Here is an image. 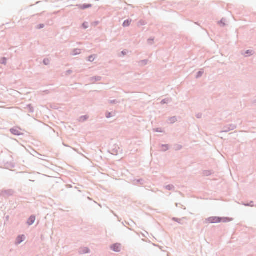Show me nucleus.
<instances>
[{"instance_id": "obj_24", "label": "nucleus", "mask_w": 256, "mask_h": 256, "mask_svg": "<svg viewBox=\"0 0 256 256\" xmlns=\"http://www.w3.org/2000/svg\"><path fill=\"white\" fill-rule=\"evenodd\" d=\"M225 20L224 18H222L218 22V24L222 27H224L226 25L225 24Z\"/></svg>"}, {"instance_id": "obj_17", "label": "nucleus", "mask_w": 256, "mask_h": 256, "mask_svg": "<svg viewBox=\"0 0 256 256\" xmlns=\"http://www.w3.org/2000/svg\"><path fill=\"white\" fill-rule=\"evenodd\" d=\"M131 22H132L131 20H125L123 24H122V26L124 27H128V26L130 25Z\"/></svg>"}, {"instance_id": "obj_14", "label": "nucleus", "mask_w": 256, "mask_h": 256, "mask_svg": "<svg viewBox=\"0 0 256 256\" xmlns=\"http://www.w3.org/2000/svg\"><path fill=\"white\" fill-rule=\"evenodd\" d=\"M26 108H28V112L32 114L34 112V108L31 104L26 105Z\"/></svg>"}, {"instance_id": "obj_31", "label": "nucleus", "mask_w": 256, "mask_h": 256, "mask_svg": "<svg viewBox=\"0 0 256 256\" xmlns=\"http://www.w3.org/2000/svg\"><path fill=\"white\" fill-rule=\"evenodd\" d=\"M43 64L46 66H48L50 64V60L48 58H44L43 60Z\"/></svg>"}, {"instance_id": "obj_1", "label": "nucleus", "mask_w": 256, "mask_h": 256, "mask_svg": "<svg viewBox=\"0 0 256 256\" xmlns=\"http://www.w3.org/2000/svg\"><path fill=\"white\" fill-rule=\"evenodd\" d=\"M221 217L220 216H211L206 218L204 223L218 224L221 222Z\"/></svg>"}, {"instance_id": "obj_2", "label": "nucleus", "mask_w": 256, "mask_h": 256, "mask_svg": "<svg viewBox=\"0 0 256 256\" xmlns=\"http://www.w3.org/2000/svg\"><path fill=\"white\" fill-rule=\"evenodd\" d=\"M237 127L236 124H230L223 127L221 132H228L230 131L235 130Z\"/></svg>"}, {"instance_id": "obj_7", "label": "nucleus", "mask_w": 256, "mask_h": 256, "mask_svg": "<svg viewBox=\"0 0 256 256\" xmlns=\"http://www.w3.org/2000/svg\"><path fill=\"white\" fill-rule=\"evenodd\" d=\"M76 6L81 10H86L92 7V4H78Z\"/></svg>"}, {"instance_id": "obj_37", "label": "nucleus", "mask_w": 256, "mask_h": 256, "mask_svg": "<svg viewBox=\"0 0 256 256\" xmlns=\"http://www.w3.org/2000/svg\"><path fill=\"white\" fill-rule=\"evenodd\" d=\"M148 61V60H141L140 62L144 65H146L147 64Z\"/></svg>"}, {"instance_id": "obj_6", "label": "nucleus", "mask_w": 256, "mask_h": 256, "mask_svg": "<svg viewBox=\"0 0 256 256\" xmlns=\"http://www.w3.org/2000/svg\"><path fill=\"white\" fill-rule=\"evenodd\" d=\"M10 132L14 134V135H15V136H22V135H24V134L20 132L18 129L17 128H11L10 129Z\"/></svg>"}, {"instance_id": "obj_19", "label": "nucleus", "mask_w": 256, "mask_h": 256, "mask_svg": "<svg viewBox=\"0 0 256 256\" xmlns=\"http://www.w3.org/2000/svg\"><path fill=\"white\" fill-rule=\"evenodd\" d=\"M7 60L8 58H6L2 57L0 60V64L4 65H6L7 64Z\"/></svg>"}, {"instance_id": "obj_20", "label": "nucleus", "mask_w": 256, "mask_h": 256, "mask_svg": "<svg viewBox=\"0 0 256 256\" xmlns=\"http://www.w3.org/2000/svg\"><path fill=\"white\" fill-rule=\"evenodd\" d=\"M88 118V116L86 115L85 116H82L80 118V122H84Z\"/></svg>"}, {"instance_id": "obj_41", "label": "nucleus", "mask_w": 256, "mask_h": 256, "mask_svg": "<svg viewBox=\"0 0 256 256\" xmlns=\"http://www.w3.org/2000/svg\"><path fill=\"white\" fill-rule=\"evenodd\" d=\"M72 72V71L71 70H68L66 72L68 73V74H70Z\"/></svg>"}, {"instance_id": "obj_16", "label": "nucleus", "mask_w": 256, "mask_h": 256, "mask_svg": "<svg viewBox=\"0 0 256 256\" xmlns=\"http://www.w3.org/2000/svg\"><path fill=\"white\" fill-rule=\"evenodd\" d=\"M221 222H228L232 220V218L228 217H221Z\"/></svg>"}, {"instance_id": "obj_45", "label": "nucleus", "mask_w": 256, "mask_h": 256, "mask_svg": "<svg viewBox=\"0 0 256 256\" xmlns=\"http://www.w3.org/2000/svg\"><path fill=\"white\" fill-rule=\"evenodd\" d=\"M178 148H182V146H178Z\"/></svg>"}, {"instance_id": "obj_32", "label": "nucleus", "mask_w": 256, "mask_h": 256, "mask_svg": "<svg viewBox=\"0 0 256 256\" xmlns=\"http://www.w3.org/2000/svg\"><path fill=\"white\" fill-rule=\"evenodd\" d=\"M44 24H38L36 26V28L38 30H40V29H42V28H44Z\"/></svg>"}, {"instance_id": "obj_21", "label": "nucleus", "mask_w": 256, "mask_h": 256, "mask_svg": "<svg viewBox=\"0 0 256 256\" xmlns=\"http://www.w3.org/2000/svg\"><path fill=\"white\" fill-rule=\"evenodd\" d=\"M254 53V52L252 50H247L245 52L244 55L246 57L252 55Z\"/></svg>"}, {"instance_id": "obj_26", "label": "nucleus", "mask_w": 256, "mask_h": 256, "mask_svg": "<svg viewBox=\"0 0 256 256\" xmlns=\"http://www.w3.org/2000/svg\"><path fill=\"white\" fill-rule=\"evenodd\" d=\"M154 38H150L148 40V44L150 45H152L154 43Z\"/></svg>"}, {"instance_id": "obj_44", "label": "nucleus", "mask_w": 256, "mask_h": 256, "mask_svg": "<svg viewBox=\"0 0 256 256\" xmlns=\"http://www.w3.org/2000/svg\"><path fill=\"white\" fill-rule=\"evenodd\" d=\"M178 148H182V146H178Z\"/></svg>"}, {"instance_id": "obj_39", "label": "nucleus", "mask_w": 256, "mask_h": 256, "mask_svg": "<svg viewBox=\"0 0 256 256\" xmlns=\"http://www.w3.org/2000/svg\"><path fill=\"white\" fill-rule=\"evenodd\" d=\"M112 116L110 112H107L106 114V117L107 118H110Z\"/></svg>"}, {"instance_id": "obj_34", "label": "nucleus", "mask_w": 256, "mask_h": 256, "mask_svg": "<svg viewBox=\"0 0 256 256\" xmlns=\"http://www.w3.org/2000/svg\"><path fill=\"white\" fill-rule=\"evenodd\" d=\"M196 116L197 118H198V119L201 118L202 116V114L201 112L198 113V114H196Z\"/></svg>"}, {"instance_id": "obj_11", "label": "nucleus", "mask_w": 256, "mask_h": 256, "mask_svg": "<svg viewBox=\"0 0 256 256\" xmlns=\"http://www.w3.org/2000/svg\"><path fill=\"white\" fill-rule=\"evenodd\" d=\"M81 53V50L78 48L74 49L72 52V56H77Z\"/></svg>"}, {"instance_id": "obj_27", "label": "nucleus", "mask_w": 256, "mask_h": 256, "mask_svg": "<svg viewBox=\"0 0 256 256\" xmlns=\"http://www.w3.org/2000/svg\"><path fill=\"white\" fill-rule=\"evenodd\" d=\"M94 55H90L88 58V60L92 62L94 60Z\"/></svg>"}, {"instance_id": "obj_30", "label": "nucleus", "mask_w": 256, "mask_h": 256, "mask_svg": "<svg viewBox=\"0 0 256 256\" xmlns=\"http://www.w3.org/2000/svg\"><path fill=\"white\" fill-rule=\"evenodd\" d=\"M136 182L138 184L142 185L144 184V180L142 178L138 179L136 180Z\"/></svg>"}, {"instance_id": "obj_3", "label": "nucleus", "mask_w": 256, "mask_h": 256, "mask_svg": "<svg viewBox=\"0 0 256 256\" xmlns=\"http://www.w3.org/2000/svg\"><path fill=\"white\" fill-rule=\"evenodd\" d=\"M110 249L114 252H120L121 250V244L118 243L113 244L110 246Z\"/></svg>"}, {"instance_id": "obj_13", "label": "nucleus", "mask_w": 256, "mask_h": 256, "mask_svg": "<svg viewBox=\"0 0 256 256\" xmlns=\"http://www.w3.org/2000/svg\"><path fill=\"white\" fill-rule=\"evenodd\" d=\"M2 192L8 196H12L14 194V191L12 190H5L2 191Z\"/></svg>"}, {"instance_id": "obj_8", "label": "nucleus", "mask_w": 256, "mask_h": 256, "mask_svg": "<svg viewBox=\"0 0 256 256\" xmlns=\"http://www.w3.org/2000/svg\"><path fill=\"white\" fill-rule=\"evenodd\" d=\"M36 216L34 215H32L28 220L27 224L28 226H32L35 222Z\"/></svg>"}, {"instance_id": "obj_12", "label": "nucleus", "mask_w": 256, "mask_h": 256, "mask_svg": "<svg viewBox=\"0 0 256 256\" xmlns=\"http://www.w3.org/2000/svg\"><path fill=\"white\" fill-rule=\"evenodd\" d=\"M160 146L162 148V149L160 150L162 152H165L169 149V146L168 144H162Z\"/></svg>"}, {"instance_id": "obj_43", "label": "nucleus", "mask_w": 256, "mask_h": 256, "mask_svg": "<svg viewBox=\"0 0 256 256\" xmlns=\"http://www.w3.org/2000/svg\"><path fill=\"white\" fill-rule=\"evenodd\" d=\"M178 204L180 205V204H178V203H176V207H178Z\"/></svg>"}, {"instance_id": "obj_22", "label": "nucleus", "mask_w": 256, "mask_h": 256, "mask_svg": "<svg viewBox=\"0 0 256 256\" xmlns=\"http://www.w3.org/2000/svg\"><path fill=\"white\" fill-rule=\"evenodd\" d=\"M166 189L168 190H172L174 189V186L172 184H168L165 186Z\"/></svg>"}, {"instance_id": "obj_23", "label": "nucleus", "mask_w": 256, "mask_h": 256, "mask_svg": "<svg viewBox=\"0 0 256 256\" xmlns=\"http://www.w3.org/2000/svg\"><path fill=\"white\" fill-rule=\"evenodd\" d=\"M170 122L171 124H174L177 121L176 116H172L169 118Z\"/></svg>"}, {"instance_id": "obj_15", "label": "nucleus", "mask_w": 256, "mask_h": 256, "mask_svg": "<svg viewBox=\"0 0 256 256\" xmlns=\"http://www.w3.org/2000/svg\"><path fill=\"white\" fill-rule=\"evenodd\" d=\"M204 73V70L203 69L200 70L196 74V78L198 79L200 78Z\"/></svg>"}, {"instance_id": "obj_9", "label": "nucleus", "mask_w": 256, "mask_h": 256, "mask_svg": "<svg viewBox=\"0 0 256 256\" xmlns=\"http://www.w3.org/2000/svg\"><path fill=\"white\" fill-rule=\"evenodd\" d=\"M102 80V77L100 76H94L93 77H92L90 78V80L92 82H96L100 81Z\"/></svg>"}, {"instance_id": "obj_40", "label": "nucleus", "mask_w": 256, "mask_h": 256, "mask_svg": "<svg viewBox=\"0 0 256 256\" xmlns=\"http://www.w3.org/2000/svg\"><path fill=\"white\" fill-rule=\"evenodd\" d=\"M252 104H256V100H254L252 101Z\"/></svg>"}, {"instance_id": "obj_33", "label": "nucleus", "mask_w": 256, "mask_h": 256, "mask_svg": "<svg viewBox=\"0 0 256 256\" xmlns=\"http://www.w3.org/2000/svg\"><path fill=\"white\" fill-rule=\"evenodd\" d=\"M109 103H110V104H114L118 103V102L116 100H110Z\"/></svg>"}, {"instance_id": "obj_36", "label": "nucleus", "mask_w": 256, "mask_h": 256, "mask_svg": "<svg viewBox=\"0 0 256 256\" xmlns=\"http://www.w3.org/2000/svg\"><path fill=\"white\" fill-rule=\"evenodd\" d=\"M112 154H114V155H117L118 154V151L117 150L115 149V148H114L112 150Z\"/></svg>"}, {"instance_id": "obj_35", "label": "nucleus", "mask_w": 256, "mask_h": 256, "mask_svg": "<svg viewBox=\"0 0 256 256\" xmlns=\"http://www.w3.org/2000/svg\"><path fill=\"white\" fill-rule=\"evenodd\" d=\"M127 52H128V51L126 50H124L122 51L121 55L120 56H124L126 55L127 54Z\"/></svg>"}, {"instance_id": "obj_29", "label": "nucleus", "mask_w": 256, "mask_h": 256, "mask_svg": "<svg viewBox=\"0 0 256 256\" xmlns=\"http://www.w3.org/2000/svg\"><path fill=\"white\" fill-rule=\"evenodd\" d=\"M82 28H84V29H86L88 28V23L86 22H84L82 23Z\"/></svg>"}, {"instance_id": "obj_10", "label": "nucleus", "mask_w": 256, "mask_h": 256, "mask_svg": "<svg viewBox=\"0 0 256 256\" xmlns=\"http://www.w3.org/2000/svg\"><path fill=\"white\" fill-rule=\"evenodd\" d=\"M186 219V218H172V220L174 222H177L180 224H184V222H182L183 220Z\"/></svg>"}, {"instance_id": "obj_28", "label": "nucleus", "mask_w": 256, "mask_h": 256, "mask_svg": "<svg viewBox=\"0 0 256 256\" xmlns=\"http://www.w3.org/2000/svg\"><path fill=\"white\" fill-rule=\"evenodd\" d=\"M254 204V202L252 201H251L249 203H244L243 204V205L245 206H251V207H252L254 206V205L253 204Z\"/></svg>"}, {"instance_id": "obj_25", "label": "nucleus", "mask_w": 256, "mask_h": 256, "mask_svg": "<svg viewBox=\"0 0 256 256\" xmlns=\"http://www.w3.org/2000/svg\"><path fill=\"white\" fill-rule=\"evenodd\" d=\"M170 102V100L168 98H164V100H162L161 102H160V104H168L169 102Z\"/></svg>"}, {"instance_id": "obj_42", "label": "nucleus", "mask_w": 256, "mask_h": 256, "mask_svg": "<svg viewBox=\"0 0 256 256\" xmlns=\"http://www.w3.org/2000/svg\"><path fill=\"white\" fill-rule=\"evenodd\" d=\"M98 23H99V22H94V24H95V26L98 25Z\"/></svg>"}, {"instance_id": "obj_38", "label": "nucleus", "mask_w": 256, "mask_h": 256, "mask_svg": "<svg viewBox=\"0 0 256 256\" xmlns=\"http://www.w3.org/2000/svg\"><path fill=\"white\" fill-rule=\"evenodd\" d=\"M154 130L157 132H163V131L161 128H156L154 129Z\"/></svg>"}, {"instance_id": "obj_4", "label": "nucleus", "mask_w": 256, "mask_h": 256, "mask_svg": "<svg viewBox=\"0 0 256 256\" xmlns=\"http://www.w3.org/2000/svg\"><path fill=\"white\" fill-rule=\"evenodd\" d=\"M90 250L88 247L80 248L78 250V253L80 254H84L90 253Z\"/></svg>"}, {"instance_id": "obj_5", "label": "nucleus", "mask_w": 256, "mask_h": 256, "mask_svg": "<svg viewBox=\"0 0 256 256\" xmlns=\"http://www.w3.org/2000/svg\"><path fill=\"white\" fill-rule=\"evenodd\" d=\"M25 236L23 234L17 236L16 241V244L18 245L23 242L25 240Z\"/></svg>"}, {"instance_id": "obj_18", "label": "nucleus", "mask_w": 256, "mask_h": 256, "mask_svg": "<svg viewBox=\"0 0 256 256\" xmlns=\"http://www.w3.org/2000/svg\"><path fill=\"white\" fill-rule=\"evenodd\" d=\"M212 171L210 170H205L203 171L202 174L204 176H208L212 174Z\"/></svg>"}]
</instances>
